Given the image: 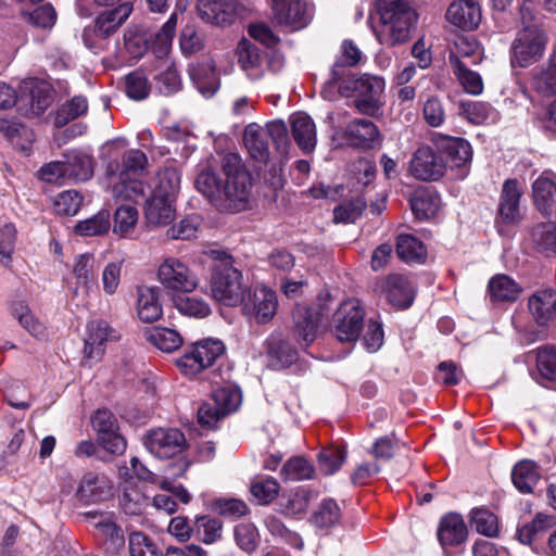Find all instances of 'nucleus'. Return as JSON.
<instances>
[{"label":"nucleus","instance_id":"f257e3e1","mask_svg":"<svg viewBox=\"0 0 556 556\" xmlns=\"http://www.w3.org/2000/svg\"><path fill=\"white\" fill-rule=\"evenodd\" d=\"M377 12L381 26L378 40L387 46L406 42L417 21L415 10L405 0H378Z\"/></svg>","mask_w":556,"mask_h":556},{"label":"nucleus","instance_id":"f03ea898","mask_svg":"<svg viewBox=\"0 0 556 556\" xmlns=\"http://www.w3.org/2000/svg\"><path fill=\"white\" fill-rule=\"evenodd\" d=\"M342 97H355V108L366 115H375L383 106L384 79L380 76L364 74L359 77L348 76L332 84Z\"/></svg>","mask_w":556,"mask_h":556},{"label":"nucleus","instance_id":"7ed1b4c3","mask_svg":"<svg viewBox=\"0 0 556 556\" xmlns=\"http://www.w3.org/2000/svg\"><path fill=\"white\" fill-rule=\"evenodd\" d=\"M217 263L213 266L211 278L212 296L228 306H235L242 300L243 282L241 271L233 266V260L224 251H212Z\"/></svg>","mask_w":556,"mask_h":556},{"label":"nucleus","instance_id":"20e7f679","mask_svg":"<svg viewBox=\"0 0 556 556\" xmlns=\"http://www.w3.org/2000/svg\"><path fill=\"white\" fill-rule=\"evenodd\" d=\"M226 351L225 344L218 339H204L186 349L176 359L180 372L188 377H195L211 367Z\"/></svg>","mask_w":556,"mask_h":556},{"label":"nucleus","instance_id":"39448f33","mask_svg":"<svg viewBox=\"0 0 556 556\" xmlns=\"http://www.w3.org/2000/svg\"><path fill=\"white\" fill-rule=\"evenodd\" d=\"M547 42L544 30L536 24L523 27L511 46L513 65L527 67L539 61Z\"/></svg>","mask_w":556,"mask_h":556},{"label":"nucleus","instance_id":"423d86ee","mask_svg":"<svg viewBox=\"0 0 556 556\" xmlns=\"http://www.w3.org/2000/svg\"><path fill=\"white\" fill-rule=\"evenodd\" d=\"M222 169L225 176L223 194L230 201L244 202L251 188V178L241 157L236 153L226 154L222 161Z\"/></svg>","mask_w":556,"mask_h":556},{"label":"nucleus","instance_id":"0eeeda50","mask_svg":"<svg viewBox=\"0 0 556 556\" xmlns=\"http://www.w3.org/2000/svg\"><path fill=\"white\" fill-rule=\"evenodd\" d=\"M365 312L357 299H349L341 303L333 315V332L341 342H354L358 339L364 326Z\"/></svg>","mask_w":556,"mask_h":556},{"label":"nucleus","instance_id":"6e6552de","mask_svg":"<svg viewBox=\"0 0 556 556\" xmlns=\"http://www.w3.org/2000/svg\"><path fill=\"white\" fill-rule=\"evenodd\" d=\"M160 283L168 290L192 292L199 287L200 278L187 264L176 257H166L157 269Z\"/></svg>","mask_w":556,"mask_h":556},{"label":"nucleus","instance_id":"1a4fd4ad","mask_svg":"<svg viewBox=\"0 0 556 556\" xmlns=\"http://www.w3.org/2000/svg\"><path fill=\"white\" fill-rule=\"evenodd\" d=\"M242 313L256 324L270 321L278 309V299L275 291L261 286L249 290L240 301Z\"/></svg>","mask_w":556,"mask_h":556},{"label":"nucleus","instance_id":"9d476101","mask_svg":"<svg viewBox=\"0 0 556 556\" xmlns=\"http://www.w3.org/2000/svg\"><path fill=\"white\" fill-rule=\"evenodd\" d=\"M144 446L157 458H169L186 447V438L178 429L156 428L146 435Z\"/></svg>","mask_w":556,"mask_h":556},{"label":"nucleus","instance_id":"9b49d317","mask_svg":"<svg viewBox=\"0 0 556 556\" xmlns=\"http://www.w3.org/2000/svg\"><path fill=\"white\" fill-rule=\"evenodd\" d=\"M437 153L442 156L446 168H462L471 160V146L463 138L434 132L431 137Z\"/></svg>","mask_w":556,"mask_h":556},{"label":"nucleus","instance_id":"f8f14e48","mask_svg":"<svg viewBox=\"0 0 556 556\" xmlns=\"http://www.w3.org/2000/svg\"><path fill=\"white\" fill-rule=\"evenodd\" d=\"M408 169L416 179L432 181L444 175L446 163L430 147L421 146L414 152Z\"/></svg>","mask_w":556,"mask_h":556},{"label":"nucleus","instance_id":"ddd939ff","mask_svg":"<svg viewBox=\"0 0 556 556\" xmlns=\"http://www.w3.org/2000/svg\"><path fill=\"white\" fill-rule=\"evenodd\" d=\"M73 279L68 281V289L73 296L86 299L97 287V264L90 253L75 257L73 265Z\"/></svg>","mask_w":556,"mask_h":556},{"label":"nucleus","instance_id":"4468645a","mask_svg":"<svg viewBox=\"0 0 556 556\" xmlns=\"http://www.w3.org/2000/svg\"><path fill=\"white\" fill-rule=\"evenodd\" d=\"M238 65L245 76L257 81L262 79L268 68L266 54L251 40L242 38L236 48Z\"/></svg>","mask_w":556,"mask_h":556},{"label":"nucleus","instance_id":"2eb2a0df","mask_svg":"<svg viewBox=\"0 0 556 556\" xmlns=\"http://www.w3.org/2000/svg\"><path fill=\"white\" fill-rule=\"evenodd\" d=\"M112 495L113 482L103 473H85L76 490V497L85 504L102 502Z\"/></svg>","mask_w":556,"mask_h":556},{"label":"nucleus","instance_id":"dca6fc26","mask_svg":"<svg viewBox=\"0 0 556 556\" xmlns=\"http://www.w3.org/2000/svg\"><path fill=\"white\" fill-rule=\"evenodd\" d=\"M278 23L296 30L305 27L312 18V8L300 0H273Z\"/></svg>","mask_w":556,"mask_h":556},{"label":"nucleus","instance_id":"f3484780","mask_svg":"<svg viewBox=\"0 0 556 556\" xmlns=\"http://www.w3.org/2000/svg\"><path fill=\"white\" fill-rule=\"evenodd\" d=\"M446 21L463 29H476L482 18L481 7L478 0H454L445 13Z\"/></svg>","mask_w":556,"mask_h":556},{"label":"nucleus","instance_id":"a211bd4d","mask_svg":"<svg viewBox=\"0 0 556 556\" xmlns=\"http://www.w3.org/2000/svg\"><path fill=\"white\" fill-rule=\"evenodd\" d=\"M117 339L115 330L104 320H92L87 325L85 339V357L97 362L104 353V343Z\"/></svg>","mask_w":556,"mask_h":556},{"label":"nucleus","instance_id":"6ab92c4d","mask_svg":"<svg viewBox=\"0 0 556 556\" xmlns=\"http://www.w3.org/2000/svg\"><path fill=\"white\" fill-rule=\"evenodd\" d=\"M175 199L151 194L144 205V220L149 229L169 225L176 216Z\"/></svg>","mask_w":556,"mask_h":556},{"label":"nucleus","instance_id":"aec40b11","mask_svg":"<svg viewBox=\"0 0 556 556\" xmlns=\"http://www.w3.org/2000/svg\"><path fill=\"white\" fill-rule=\"evenodd\" d=\"M199 16L206 23L225 26L233 22L237 15V5L226 0H198Z\"/></svg>","mask_w":556,"mask_h":556},{"label":"nucleus","instance_id":"412c9836","mask_svg":"<svg viewBox=\"0 0 556 556\" xmlns=\"http://www.w3.org/2000/svg\"><path fill=\"white\" fill-rule=\"evenodd\" d=\"M348 142L356 148L368 149L380 142V132L374 122L366 118L351 121L344 131Z\"/></svg>","mask_w":556,"mask_h":556},{"label":"nucleus","instance_id":"4be33fe9","mask_svg":"<svg viewBox=\"0 0 556 556\" xmlns=\"http://www.w3.org/2000/svg\"><path fill=\"white\" fill-rule=\"evenodd\" d=\"M148 164L146 154L140 150H128L122 155V163L112 161L108 164L109 178L140 176Z\"/></svg>","mask_w":556,"mask_h":556},{"label":"nucleus","instance_id":"5701e85b","mask_svg":"<svg viewBox=\"0 0 556 556\" xmlns=\"http://www.w3.org/2000/svg\"><path fill=\"white\" fill-rule=\"evenodd\" d=\"M538 210L545 216L556 213V182L549 174H542L532 186Z\"/></svg>","mask_w":556,"mask_h":556},{"label":"nucleus","instance_id":"b1692460","mask_svg":"<svg viewBox=\"0 0 556 556\" xmlns=\"http://www.w3.org/2000/svg\"><path fill=\"white\" fill-rule=\"evenodd\" d=\"M521 188L516 179H508L504 182L498 212L500 218L506 224L516 223L520 218L519 202Z\"/></svg>","mask_w":556,"mask_h":556},{"label":"nucleus","instance_id":"393cba45","mask_svg":"<svg viewBox=\"0 0 556 556\" xmlns=\"http://www.w3.org/2000/svg\"><path fill=\"white\" fill-rule=\"evenodd\" d=\"M361 50L351 40H344L341 46L340 55L337 58L331 68V77L326 83V87H332V84L351 76L349 67L357 65L362 60Z\"/></svg>","mask_w":556,"mask_h":556},{"label":"nucleus","instance_id":"a878e982","mask_svg":"<svg viewBox=\"0 0 556 556\" xmlns=\"http://www.w3.org/2000/svg\"><path fill=\"white\" fill-rule=\"evenodd\" d=\"M388 301L397 308H407L414 300V288L402 275H390L383 285Z\"/></svg>","mask_w":556,"mask_h":556},{"label":"nucleus","instance_id":"bb28decb","mask_svg":"<svg viewBox=\"0 0 556 556\" xmlns=\"http://www.w3.org/2000/svg\"><path fill=\"white\" fill-rule=\"evenodd\" d=\"M529 309L538 324L556 323V291L541 290L529 299Z\"/></svg>","mask_w":556,"mask_h":556},{"label":"nucleus","instance_id":"cd10ccee","mask_svg":"<svg viewBox=\"0 0 556 556\" xmlns=\"http://www.w3.org/2000/svg\"><path fill=\"white\" fill-rule=\"evenodd\" d=\"M189 74L198 90L205 97L210 98L215 94L219 87V80L215 70V62L206 59L189 70Z\"/></svg>","mask_w":556,"mask_h":556},{"label":"nucleus","instance_id":"c85d7f7f","mask_svg":"<svg viewBox=\"0 0 556 556\" xmlns=\"http://www.w3.org/2000/svg\"><path fill=\"white\" fill-rule=\"evenodd\" d=\"M294 334L304 346L309 345L317 337L318 318L303 305H296L292 313Z\"/></svg>","mask_w":556,"mask_h":556},{"label":"nucleus","instance_id":"c756f323","mask_svg":"<svg viewBox=\"0 0 556 556\" xmlns=\"http://www.w3.org/2000/svg\"><path fill=\"white\" fill-rule=\"evenodd\" d=\"M137 314L144 323H152L162 316L160 288L141 286L137 289Z\"/></svg>","mask_w":556,"mask_h":556},{"label":"nucleus","instance_id":"7c9ffc66","mask_svg":"<svg viewBox=\"0 0 556 556\" xmlns=\"http://www.w3.org/2000/svg\"><path fill=\"white\" fill-rule=\"evenodd\" d=\"M267 132L256 123L249 124L243 132V142L250 156L260 163H266L269 159Z\"/></svg>","mask_w":556,"mask_h":556},{"label":"nucleus","instance_id":"2f4dec72","mask_svg":"<svg viewBox=\"0 0 556 556\" xmlns=\"http://www.w3.org/2000/svg\"><path fill=\"white\" fill-rule=\"evenodd\" d=\"M292 135L298 146L304 152H312L317 142V132L314 121L305 113H295L291 116Z\"/></svg>","mask_w":556,"mask_h":556},{"label":"nucleus","instance_id":"473e14b6","mask_svg":"<svg viewBox=\"0 0 556 556\" xmlns=\"http://www.w3.org/2000/svg\"><path fill=\"white\" fill-rule=\"evenodd\" d=\"M86 517L91 526L97 530L98 535L110 541L114 546L123 543L124 539L121 530L116 526L115 515L111 511H88Z\"/></svg>","mask_w":556,"mask_h":556},{"label":"nucleus","instance_id":"72a5a7b5","mask_svg":"<svg viewBox=\"0 0 556 556\" xmlns=\"http://www.w3.org/2000/svg\"><path fill=\"white\" fill-rule=\"evenodd\" d=\"M438 538L443 546L462 544L467 538V528L460 515L444 516L438 529Z\"/></svg>","mask_w":556,"mask_h":556},{"label":"nucleus","instance_id":"f704fd0d","mask_svg":"<svg viewBox=\"0 0 556 556\" xmlns=\"http://www.w3.org/2000/svg\"><path fill=\"white\" fill-rule=\"evenodd\" d=\"M483 52L480 45L471 37L460 36L455 40L454 50L450 52L448 62L455 67V61L477 65L482 61Z\"/></svg>","mask_w":556,"mask_h":556},{"label":"nucleus","instance_id":"c9c22d12","mask_svg":"<svg viewBox=\"0 0 556 556\" xmlns=\"http://www.w3.org/2000/svg\"><path fill=\"white\" fill-rule=\"evenodd\" d=\"M541 475L534 462L523 459L511 470V481L516 489L525 494L531 493L540 481Z\"/></svg>","mask_w":556,"mask_h":556},{"label":"nucleus","instance_id":"e433bc0d","mask_svg":"<svg viewBox=\"0 0 556 556\" xmlns=\"http://www.w3.org/2000/svg\"><path fill=\"white\" fill-rule=\"evenodd\" d=\"M132 7L124 2L113 10L101 13L96 20V33L106 37L115 31L130 15Z\"/></svg>","mask_w":556,"mask_h":556},{"label":"nucleus","instance_id":"4c0bfd02","mask_svg":"<svg viewBox=\"0 0 556 556\" xmlns=\"http://www.w3.org/2000/svg\"><path fill=\"white\" fill-rule=\"evenodd\" d=\"M112 195L118 200L136 201L144 195V184L139 176L110 178Z\"/></svg>","mask_w":556,"mask_h":556},{"label":"nucleus","instance_id":"58836bf2","mask_svg":"<svg viewBox=\"0 0 556 556\" xmlns=\"http://www.w3.org/2000/svg\"><path fill=\"white\" fill-rule=\"evenodd\" d=\"M489 293L492 301H516L521 292L519 285L509 276L500 274L489 281Z\"/></svg>","mask_w":556,"mask_h":556},{"label":"nucleus","instance_id":"ea45409f","mask_svg":"<svg viewBox=\"0 0 556 556\" xmlns=\"http://www.w3.org/2000/svg\"><path fill=\"white\" fill-rule=\"evenodd\" d=\"M459 114L477 125L495 123L498 115L489 103L479 101L460 102Z\"/></svg>","mask_w":556,"mask_h":556},{"label":"nucleus","instance_id":"a19ab883","mask_svg":"<svg viewBox=\"0 0 556 556\" xmlns=\"http://www.w3.org/2000/svg\"><path fill=\"white\" fill-rule=\"evenodd\" d=\"M147 340L159 350L170 353L181 346V334L172 328L154 327L147 331Z\"/></svg>","mask_w":556,"mask_h":556},{"label":"nucleus","instance_id":"79ce46f5","mask_svg":"<svg viewBox=\"0 0 556 556\" xmlns=\"http://www.w3.org/2000/svg\"><path fill=\"white\" fill-rule=\"evenodd\" d=\"M180 189V174L175 167H165L156 174L152 194L176 199Z\"/></svg>","mask_w":556,"mask_h":556},{"label":"nucleus","instance_id":"37998d69","mask_svg":"<svg viewBox=\"0 0 556 556\" xmlns=\"http://www.w3.org/2000/svg\"><path fill=\"white\" fill-rule=\"evenodd\" d=\"M554 526H556V517L539 513L531 522L518 529V540L525 545H530L539 535Z\"/></svg>","mask_w":556,"mask_h":556},{"label":"nucleus","instance_id":"c03bdc74","mask_svg":"<svg viewBox=\"0 0 556 556\" xmlns=\"http://www.w3.org/2000/svg\"><path fill=\"white\" fill-rule=\"evenodd\" d=\"M11 309L14 318H16L21 326L33 337L38 339H45L47 337L45 325L34 316L26 303L22 301L15 302Z\"/></svg>","mask_w":556,"mask_h":556},{"label":"nucleus","instance_id":"a18cd8bd","mask_svg":"<svg viewBox=\"0 0 556 556\" xmlns=\"http://www.w3.org/2000/svg\"><path fill=\"white\" fill-rule=\"evenodd\" d=\"M531 86L544 97L556 94V56L532 76Z\"/></svg>","mask_w":556,"mask_h":556},{"label":"nucleus","instance_id":"49530a36","mask_svg":"<svg viewBox=\"0 0 556 556\" xmlns=\"http://www.w3.org/2000/svg\"><path fill=\"white\" fill-rule=\"evenodd\" d=\"M70 179L75 181H86L93 174L92 157L83 152H72L65 155Z\"/></svg>","mask_w":556,"mask_h":556},{"label":"nucleus","instance_id":"de8ad7c7","mask_svg":"<svg viewBox=\"0 0 556 556\" xmlns=\"http://www.w3.org/2000/svg\"><path fill=\"white\" fill-rule=\"evenodd\" d=\"M396 253L405 262H421L426 257V248L413 235L402 233L397 237Z\"/></svg>","mask_w":556,"mask_h":556},{"label":"nucleus","instance_id":"09e8293b","mask_svg":"<svg viewBox=\"0 0 556 556\" xmlns=\"http://www.w3.org/2000/svg\"><path fill=\"white\" fill-rule=\"evenodd\" d=\"M194 531L205 544H213L222 539L223 523L219 519L207 515L195 516Z\"/></svg>","mask_w":556,"mask_h":556},{"label":"nucleus","instance_id":"8fccbe9b","mask_svg":"<svg viewBox=\"0 0 556 556\" xmlns=\"http://www.w3.org/2000/svg\"><path fill=\"white\" fill-rule=\"evenodd\" d=\"M177 14L173 13L167 22L163 25L161 30L155 34L151 49L157 59H163L169 53L173 38L175 36Z\"/></svg>","mask_w":556,"mask_h":556},{"label":"nucleus","instance_id":"3c124183","mask_svg":"<svg viewBox=\"0 0 556 556\" xmlns=\"http://www.w3.org/2000/svg\"><path fill=\"white\" fill-rule=\"evenodd\" d=\"M341 518V511L336 501L324 500L314 511L311 521L319 529H328L336 526Z\"/></svg>","mask_w":556,"mask_h":556},{"label":"nucleus","instance_id":"603ef678","mask_svg":"<svg viewBox=\"0 0 556 556\" xmlns=\"http://www.w3.org/2000/svg\"><path fill=\"white\" fill-rule=\"evenodd\" d=\"M455 61V67H452L454 75L466 92L477 96L483 91L481 76L471 71L466 62Z\"/></svg>","mask_w":556,"mask_h":556},{"label":"nucleus","instance_id":"864d4df0","mask_svg":"<svg viewBox=\"0 0 556 556\" xmlns=\"http://www.w3.org/2000/svg\"><path fill=\"white\" fill-rule=\"evenodd\" d=\"M88 101L83 96H76L64 103L56 112L55 125L62 127L68 122L78 118L87 113Z\"/></svg>","mask_w":556,"mask_h":556},{"label":"nucleus","instance_id":"5fc2aeb1","mask_svg":"<svg viewBox=\"0 0 556 556\" xmlns=\"http://www.w3.org/2000/svg\"><path fill=\"white\" fill-rule=\"evenodd\" d=\"M110 226V213L108 211H100L97 215L78 222L75 230L81 236L91 237L106 233Z\"/></svg>","mask_w":556,"mask_h":556},{"label":"nucleus","instance_id":"6e6d98bb","mask_svg":"<svg viewBox=\"0 0 556 556\" xmlns=\"http://www.w3.org/2000/svg\"><path fill=\"white\" fill-rule=\"evenodd\" d=\"M531 238L542 252L556 253V224L554 222L536 225L531 231Z\"/></svg>","mask_w":556,"mask_h":556},{"label":"nucleus","instance_id":"4d7b16f0","mask_svg":"<svg viewBox=\"0 0 556 556\" xmlns=\"http://www.w3.org/2000/svg\"><path fill=\"white\" fill-rule=\"evenodd\" d=\"M138 223V211L132 205H121L114 214L113 231L119 236H128Z\"/></svg>","mask_w":556,"mask_h":556},{"label":"nucleus","instance_id":"13d9d810","mask_svg":"<svg viewBox=\"0 0 556 556\" xmlns=\"http://www.w3.org/2000/svg\"><path fill=\"white\" fill-rule=\"evenodd\" d=\"M314 473L313 466L303 457L290 458L281 469V477L286 481H301L311 479Z\"/></svg>","mask_w":556,"mask_h":556},{"label":"nucleus","instance_id":"bf43d9fd","mask_svg":"<svg viewBox=\"0 0 556 556\" xmlns=\"http://www.w3.org/2000/svg\"><path fill=\"white\" fill-rule=\"evenodd\" d=\"M346 458L343 447L329 446L318 454V466L325 475H332L340 469Z\"/></svg>","mask_w":556,"mask_h":556},{"label":"nucleus","instance_id":"052dcab7","mask_svg":"<svg viewBox=\"0 0 556 556\" xmlns=\"http://www.w3.org/2000/svg\"><path fill=\"white\" fill-rule=\"evenodd\" d=\"M439 198L432 193H420L410 201L415 216L419 219H428L439 211Z\"/></svg>","mask_w":556,"mask_h":556},{"label":"nucleus","instance_id":"680f3d73","mask_svg":"<svg viewBox=\"0 0 556 556\" xmlns=\"http://www.w3.org/2000/svg\"><path fill=\"white\" fill-rule=\"evenodd\" d=\"M201 220L199 216L182 218L177 225L166 230V237L170 240H190L197 237Z\"/></svg>","mask_w":556,"mask_h":556},{"label":"nucleus","instance_id":"e2e57ef3","mask_svg":"<svg viewBox=\"0 0 556 556\" xmlns=\"http://www.w3.org/2000/svg\"><path fill=\"white\" fill-rule=\"evenodd\" d=\"M195 187L208 199H214L223 194V182L211 168H205L198 175Z\"/></svg>","mask_w":556,"mask_h":556},{"label":"nucleus","instance_id":"0e129e2a","mask_svg":"<svg viewBox=\"0 0 556 556\" xmlns=\"http://www.w3.org/2000/svg\"><path fill=\"white\" fill-rule=\"evenodd\" d=\"M175 306L181 314L191 317L204 318L211 314L210 305L195 296H178Z\"/></svg>","mask_w":556,"mask_h":556},{"label":"nucleus","instance_id":"69168bd1","mask_svg":"<svg viewBox=\"0 0 556 556\" xmlns=\"http://www.w3.org/2000/svg\"><path fill=\"white\" fill-rule=\"evenodd\" d=\"M129 552L131 556H165L159 546L142 532L130 534Z\"/></svg>","mask_w":556,"mask_h":556},{"label":"nucleus","instance_id":"338daca9","mask_svg":"<svg viewBox=\"0 0 556 556\" xmlns=\"http://www.w3.org/2000/svg\"><path fill=\"white\" fill-rule=\"evenodd\" d=\"M250 490L258 503L268 504L277 497L280 486L276 479L264 478L254 480Z\"/></svg>","mask_w":556,"mask_h":556},{"label":"nucleus","instance_id":"774afa93","mask_svg":"<svg viewBox=\"0 0 556 556\" xmlns=\"http://www.w3.org/2000/svg\"><path fill=\"white\" fill-rule=\"evenodd\" d=\"M213 402L223 415L235 412L241 404V393L232 388H218L213 392Z\"/></svg>","mask_w":556,"mask_h":556}]
</instances>
